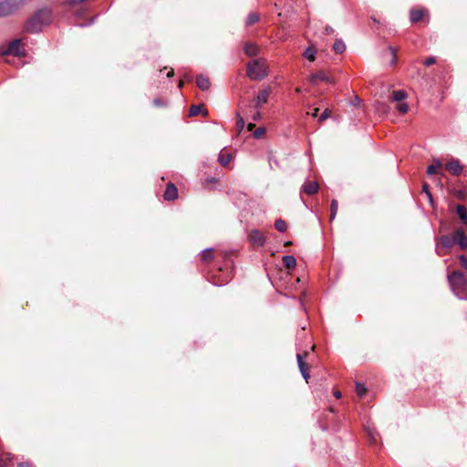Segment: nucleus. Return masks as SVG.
<instances>
[{"instance_id": "obj_49", "label": "nucleus", "mask_w": 467, "mask_h": 467, "mask_svg": "<svg viewBox=\"0 0 467 467\" xmlns=\"http://www.w3.org/2000/svg\"><path fill=\"white\" fill-rule=\"evenodd\" d=\"M359 99L358 97H355V100H354V103H358Z\"/></svg>"}, {"instance_id": "obj_17", "label": "nucleus", "mask_w": 467, "mask_h": 467, "mask_svg": "<svg viewBox=\"0 0 467 467\" xmlns=\"http://www.w3.org/2000/svg\"><path fill=\"white\" fill-rule=\"evenodd\" d=\"M423 17V11L420 9H412L410 11V19L412 23L419 22Z\"/></svg>"}, {"instance_id": "obj_29", "label": "nucleus", "mask_w": 467, "mask_h": 467, "mask_svg": "<svg viewBox=\"0 0 467 467\" xmlns=\"http://www.w3.org/2000/svg\"><path fill=\"white\" fill-rule=\"evenodd\" d=\"M202 109V105H192L190 109L189 114L190 116H197Z\"/></svg>"}, {"instance_id": "obj_5", "label": "nucleus", "mask_w": 467, "mask_h": 467, "mask_svg": "<svg viewBox=\"0 0 467 467\" xmlns=\"http://www.w3.org/2000/svg\"><path fill=\"white\" fill-rule=\"evenodd\" d=\"M25 0H0V17L8 16L18 10Z\"/></svg>"}, {"instance_id": "obj_32", "label": "nucleus", "mask_w": 467, "mask_h": 467, "mask_svg": "<svg viewBox=\"0 0 467 467\" xmlns=\"http://www.w3.org/2000/svg\"><path fill=\"white\" fill-rule=\"evenodd\" d=\"M262 119V114L259 109H255L254 112L251 115V119L253 121H258Z\"/></svg>"}, {"instance_id": "obj_9", "label": "nucleus", "mask_w": 467, "mask_h": 467, "mask_svg": "<svg viewBox=\"0 0 467 467\" xmlns=\"http://www.w3.org/2000/svg\"><path fill=\"white\" fill-rule=\"evenodd\" d=\"M251 108H252L251 105H247V106H244V107L240 106L239 110L236 111V113H235L236 119H237L236 120V128H237L238 133H241L245 126L244 119L242 115H247L248 109H250Z\"/></svg>"}, {"instance_id": "obj_41", "label": "nucleus", "mask_w": 467, "mask_h": 467, "mask_svg": "<svg viewBox=\"0 0 467 467\" xmlns=\"http://www.w3.org/2000/svg\"><path fill=\"white\" fill-rule=\"evenodd\" d=\"M255 125L253 122H249L247 125L248 130L252 131L254 129Z\"/></svg>"}, {"instance_id": "obj_47", "label": "nucleus", "mask_w": 467, "mask_h": 467, "mask_svg": "<svg viewBox=\"0 0 467 467\" xmlns=\"http://www.w3.org/2000/svg\"><path fill=\"white\" fill-rule=\"evenodd\" d=\"M183 86V82L180 81L178 87L181 88Z\"/></svg>"}, {"instance_id": "obj_45", "label": "nucleus", "mask_w": 467, "mask_h": 467, "mask_svg": "<svg viewBox=\"0 0 467 467\" xmlns=\"http://www.w3.org/2000/svg\"><path fill=\"white\" fill-rule=\"evenodd\" d=\"M173 76V69H171L168 73H167V77L168 78H171Z\"/></svg>"}, {"instance_id": "obj_3", "label": "nucleus", "mask_w": 467, "mask_h": 467, "mask_svg": "<svg viewBox=\"0 0 467 467\" xmlns=\"http://www.w3.org/2000/svg\"><path fill=\"white\" fill-rule=\"evenodd\" d=\"M448 282L452 293L460 299H467V279L462 273L453 271L448 275Z\"/></svg>"}, {"instance_id": "obj_37", "label": "nucleus", "mask_w": 467, "mask_h": 467, "mask_svg": "<svg viewBox=\"0 0 467 467\" xmlns=\"http://www.w3.org/2000/svg\"><path fill=\"white\" fill-rule=\"evenodd\" d=\"M389 51L392 55L391 64H395L397 59V50L394 47H390Z\"/></svg>"}, {"instance_id": "obj_24", "label": "nucleus", "mask_w": 467, "mask_h": 467, "mask_svg": "<svg viewBox=\"0 0 467 467\" xmlns=\"http://www.w3.org/2000/svg\"><path fill=\"white\" fill-rule=\"evenodd\" d=\"M457 214L463 221V223H467V211L463 205L457 206Z\"/></svg>"}, {"instance_id": "obj_10", "label": "nucleus", "mask_w": 467, "mask_h": 467, "mask_svg": "<svg viewBox=\"0 0 467 467\" xmlns=\"http://www.w3.org/2000/svg\"><path fill=\"white\" fill-rule=\"evenodd\" d=\"M445 169L452 175H459L462 171V166L458 160H451L445 164Z\"/></svg>"}, {"instance_id": "obj_16", "label": "nucleus", "mask_w": 467, "mask_h": 467, "mask_svg": "<svg viewBox=\"0 0 467 467\" xmlns=\"http://www.w3.org/2000/svg\"><path fill=\"white\" fill-rule=\"evenodd\" d=\"M284 265L288 268H294L296 265V260L293 255H284L282 258Z\"/></svg>"}, {"instance_id": "obj_36", "label": "nucleus", "mask_w": 467, "mask_h": 467, "mask_svg": "<svg viewBox=\"0 0 467 467\" xmlns=\"http://www.w3.org/2000/svg\"><path fill=\"white\" fill-rule=\"evenodd\" d=\"M459 261H460V264L462 265V267H463L464 269L467 270V258L464 256V255H459Z\"/></svg>"}, {"instance_id": "obj_38", "label": "nucleus", "mask_w": 467, "mask_h": 467, "mask_svg": "<svg viewBox=\"0 0 467 467\" xmlns=\"http://www.w3.org/2000/svg\"><path fill=\"white\" fill-rule=\"evenodd\" d=\"M436 62V59L434 57H430L424 61V65L429 67Z\"/></svg>"}, {"instance_id": "obj_23", "label": "nucleus", "mask_w": 467, "mask_h": 467, "mask_svg": "<svg viewBox=\"0 0 467 467\" xmlns=\"http://www.w3.org/2000/svg\"><path fill=\"white\" fill-rule=\"evenodd\" d=\"M317 79H320V80L327 81V82L329 81L328 77L325 73H323V72H318V73L311 75L310 81L312 83H315V81Z\"/></svg>"}, {"instance_id": "obj_14", "label": "nucleus", "mask_w": 467, "mask_h": 467, "mask_svg": "<svg viewBox=\"0 0 467 467\" xmlns=\"http://www.w3.org/2000/svg\"><path fill=\"white\" fill-rule=\"evenodd\" d=\"M196 84L198 88L202 91L208 90L211 86L209 78L203 75L197 77Z\"/></svg>"}, {"instance_id": "obj_34", "label": "nucleus", "mask_w": 467, "mask_h": 467, "mask_svg": "<svg viewBox=\"0 0 467 467\" xmlns=\"http://www.w3.org/2000/svg\"><path fill=\"white\" fill-rule=\"evenodd\" d=\"M397 110L400 113H406L409 110V106L407 103H400L397 106Z\"/></svg>"}, {"instance_id": "obj_6", "label": "nucleus", "mask_w": 467, "mask_h": 467, "mask_svg": "<svg viewBox=\"0 0 467 467\" xmlns=\"http://www.w3.org/2000/svg\"><path fill=\"white\" fill-rule=\"evenodd\" d=\"M5 55H15L16 57H24L25 48L20 39H15L11 41L7 47L6 51L4 52Z\"/></svg>"}, {"instance_id": "obj_13", "label": "nucleus", "mask_w": 467, "mask_h": 467, "mask_svg": "<svg viewBox=\"0 0 467 467\" xmlns=\"http://www.w3.org/2000/svg\"><path fill=\"white\" fill-rule=\"evenodd\" d=\"M258 51H259V48H258V46L254 43H252V42H246L244 43V52L248 56V57H256L257 54H258Z\"/></svg>"}, {"instance_id": "obj_33", "label": "nucleus", "mask_w": 467, "mask_h": 467, "mask_svg": "<svg viewBox=\"0 0 467 467\" xmlns=\"http://www.w3.org/2000/svg\"><path fill=\"white\" fill-rule=\"evenodd\" d=\"M422 190L425 192V194L427 195L430 202L432 203L433 202V198H432V195H431V192L429 191L428 184L424 183L423 186H422Z\"/></svg>"}, {"instance_id": "obj_39", "label": "nucleus", "mask_w": 467, "mask_h": 467, "mask_svg": "<svg viewBox=\"0 0 467 467\" xmlns=\"http://www.w3.org/2000/svg\"><path fill=\"white\" fill-rule=\"evenodd\" d=\"M296 360H297L298 367L306 364V362H304L303 356L301 354L296 355Z\"/></svg>"}, {"instance_id": "obj_4", "label": "nucleus", "mask_w": 467, "mask_h": 467, "mask_svg": "<svg viewBox=\"0 0 467 467\" xmlns=\"http://www.w3.org/2000/svg\"><path fill=\"white\" fill-rule=\"evenodd\" d=\"M269 74V67L265 58L250 61L246 66V76L251 80H262Z\"/></svg>"}, {"instance_id": "obj_8", "label": "nucleus", "mask_w": 467, "mask_h": 467, "mask_svg": "<svg viewBox=\"0 0 467 467\" xmlns=\"http://www.w3.org/2000/svg\"><path fill=\"white\" fill-rule=\"evenodd\" d=\"M249 242L255 246H263L266 242V237L258 230L254 229L248 234Z\"/></svg>"}, {"instance_id": "obj_18", "label": "nucleus", "mask_w": 467, "mask_h": 467, "mask_svg": "<svg viewBox=\"0 0 467 467\" xmlns=\"http://www.w3.org/2000/svg\"><path fill=\"white\" fill-rule=\"evenodd\" d=\"M316 48L314 47H308L306 48L303 56L308 59L309 61H314L316 59Z\"/></svg>"}, {"instance_id": "obj_51", "label": "nucleus", "mask_w": 467, "mask_h": 467, "mask_svg": "<svg viewBox=\"0 0 467 467\" xmlns=\"http://www.w3.org/2000/svg\"><path fill=\"white\" fill-rule=\"evenodd\" d=\"M289 244H291V242H286L285 243V245H289Z\"/></svg>"}, {"instance_id": "obj_28", "label": "nucleus", "mask_w": 467, "mask_h": 467, "mask_svg": "<svg viewBox=\"0 0 467 467\" xmlns=\"http://www.w3.org/2000/svg\"><path fill=\"white\" fill-rule=\"evenodd\" d=\"M299 370L303 376V378L307 380L309 378H310V374H309V368H308V366L307 364H305V365H302V366H299Z\"/></svg>"}, {"instance_id": "obj_46", "label": "nucleus", "mask_w": 467, "mask_h": 467, "mask_svg": "<svg viewBox=\"0 0 467 467\" xmlns=\"http://www.w3.org/2000/svg\"><path fill=\"white\" fill-rule=\"evenodd\" d=\"M335 396H336L337 398H340V397H341V394H340V392H338V391H337V392H336V393H335Z\"/></svg>"}, {"instance_id": "obj_2", "label": "nucleus", "mask_w": 467, "mask_h": 467, "mask_svg": "<svg viewBox=\"0 0 467 467\" xmlns=\"http://www.w3.org/2000/svg\"><path fill=\"white\" fill-rule=\"evenodd\" d=\"M51 21V12L48 9H41L37 11L25 26V30L28 33H37L48 25Z\"/></svg>"}, {"instance_id": "obj_40", "label": "nucleus", "mask_w": 467, "mask_h": 467, "mask_svg": "<svg viewBox=\"0 0 467 467\" xmlns=\"http://www.w3.org/2000/svg\"><path fill=\"white\" fill-rule=\"evenodd\" d=\"M333 33H334V29L331 26H327L326 28H325V34L330 35V34H333Z\"/></svg>"}, {"instance_id": "obj_12", "label": "nucleus", "mask_w": 467, "mask_h": 467, "mask_svg": "<svg viewBox=\"0 0 467 467\" xmlns=\"http://www.w3.org/2000/svg\"><path fill=\"white\" fill-rule=\"evenodd\" d=\"M318 184L316 182H306L302 187V191L307 195H313L318 191Z\"/></svg>"}, {"instance_id": "obj_22", "label": "nucleus", "mask_w": 467, "mask_h": 467, "mask_svg": "<svg viewBox=\"0 0 467 467\" xmlns=\"http://www.w3.org/2000/svg\"><path fill=\"white\" fill-rule=\"evenodd\" d=\"M441 167V163L437 161H435L434 163L429 165L427 167V174L428 175H433L437 172L438 169H440Z\"/></svg>"}, {"instance_id": "obj_7", "label": "nucleus", "mask_w": 467, "mask_h": 467, "mask_svg": "<svg viewBox=\"0 0 467 467\" xmlns=\"http://www.w3.org/2000/svg\"><path fill=\"white\" fill-rule=\"evenodd\" d=\"M271 93H272V88L270 87H266V88L261 89L258 92L257 96L254 99V107L255 109H260L263 105L267 103Z\"/></svg>"}, {"instance_id": "obj_48", "label": "nucleus", "mask_w": 467, "mask_h": 467, "mask_svg": "<svg viewBox=\"0 0 467 467\" xmlns=\"http://www.w3.org/2000/svg\"><path fill=\"white\" fill-rule=\"evenodd\" d=\"M359 99L358 97H355V100H354V103H358Z\"/></svg>"}, {"instance_id": "obj_21", "label": "nucleus", "mask_w": 467, "mask_h": 467, "mask_svg": "<svg viewBox=\"0 0 467 467\" xmlns=\"http://www.w3.org/2000/svg\"><path fill=\"white\" fill-rule=\"evenodd\" d=\"M407 98V93L404 90H395L392 93V99L394 101H402Z\"/></svg>"}, {"instance_id": "obj_44", "label": "nucleus", "mask_w": 467, "mask_h": 467, "mask_svg": "<svg viewBox=\"0 0 467 467\" xmlns=\"http://www.w3.org/2000/svg\"><path fill=\"white\" fill-rule=\"evenodd\" d=\"M18 467H31L29 463H20Z\"/></svg>"}, {"instance_id": "obj_11", "label": "nucleus", "mask_w": 467, "mask_h": 467, "mask_svg": "<svg viewBox=\"0 0 467 467\" xmlns=\"http://www.w3.org/2000/svg\"><path fill=\"white\" fill-rule=\"evenodd\" d=\"M178 196V191L174 184L169 183L163 194V198L166 201H173Z\"/></svg>"}, {"instance_id": "obj_35", "label": "nucleus", "mask_w": 467, "mask_h": 467, "mask_svg": "<svg viewBox=\"0 0 467 467\" xmlns=\"http://www.w3.org/2000/svg\"><path fill=\"white\" fill-rule=\"evenodd\" d=\"M329 115H330V111H329V109H326L322 112V114L319 116L318 120H319V121H323V120L327 119L329 117Z\"/></svg>"}, {"instance_id": "obj_25", "label": "nucleus", "mask_w": 467, "mask_h": 467, "mask_svg": "<svg viewBox=\"0 0 467 467\" xmlns=\"http://www.w3.org/2000/svg\"><path fill=\"white\" fill-rule=\"evenodd\" d=\"M356 391L359 398H363L366 394L367 389L363 383L356 382Z\"/></svg>"}, {"instance_id": "obj_26", "label": "nucleus", "mask_w": 467, "mask_h": 467, "mask_svg": "<svg viewBox=\"0 0 467 467\" xmlns=\"http://www.w3.org/2000/svg\"><path fill=\"white\" fill-rule=\"evenodd\" d=\"M275 227L278 232L284 233L286 230V223L284 220L278 219L275 223Z\"/></svg>"}, {"instance_id": "obj_31", "label": "nucleus", "mask_w": 467, "mask_h": 467, "mask_svg": "<svg viewBox=\"0 0 467 467\" xmlns=\"http://www.w3.org/2000/svg\"><path fill=\"white\" fill-rule=\"evenodd\" d=\"M265 133V129L263 127H259L254 131V137L255 139H260Z\"/></svg>"}, {"instance_id": "obj_20", "label": "nucleus", "mask_w": 467, "mask_h": 467, "mask_svg": "<svg viewBox=\"0 0 467 467\" xmlns=\"http://www.w3.org/2000/svg\"><path fill=\"white\" fill-rule=\"evenodd\" d=\"M259 21V15L256 13H250L246 18L245 25L250 26Z\"/></svg>"}, {"instance_id": "obj_19", "label": "nucleus", "mask_w": 467, "mask_h": 467, "mask_svg": "<svg viewBox=\"0 0 467 467\" xmlns=\"http://www.w3.org/2000/svg\"><path fill=\"white\" fill-rule=\"evenodd\" d=\"M333 49L337 54L343 53L346 49L345 43L341 39L336 40L333 45Z\"/></svg>"}, {"instance_id": "obj_15", "label": "nucleus", "mask_w": 467, "mask_h": 467, "mask_svg": "<svg viewBox=\"0 0 467 467\" xmlns=\"http://www.w3.org/2000/svg\"><path fill=\"white\" fill-rule=\"evenodd\" d=\"M232 159V154L225 150H222L218 156V161L223 167H226L231 162Z\"/></svg>"}, {"instance_id": "obj_27", "label": "nucleus", "mask_w": 467, "mask_h": 467, "mask_svg": "<svg viewBox=\"0 0 467 467\" xmlns=\"http://www.w3.org/2000/svg\"><path fill=\"white\" fill-rule=\"evenodd\" d=\"M337 212V200H332L330 206V221H333L336 218Z\"/></svg>"}, {"instance_id": "obj_1", "label": "nucleus", "mask_w": 467, "mask_h": 467, "mask_svg": "<svg viewBox=\"0 0 467 467\" xmlns=\"http://www.w3.org/2000/svg\"><path fill=\"white\" fill-rule=\"evenodd\" d=\"M456 244L462 250L467 248V236L462 228L456 229L451 235L441 236L440 241L436 244V253L441 256L446 254L443 250L450 249Z\"/></svg>"}, {"instance_id": "obj_50", "label": "nucleus", "mask_w": 467, "mask_h": 467, "mask_svg": "<svg viewBox=\"0 0 467 467\" xmlns=\"http://www.w3.org/2000/svg\"><path fill=\"white\" fill-rule=\"evenodd\" d=\"M296 93H300V92H301V89H300L299 88H296Z\"/></svg>"}, {"instance_id": "obj_43", "label": "nucleus", "mask_w": 467, "mask_h": 467, "mask_svg": "<svg viewBox=\"0 0 467 467\" xmlns=\"http://www.w3.org/2000/svg\"><path fill=\"white\" fill-rule=\"evenodd\" d=\"M318 109H315L314 111L312 112V116L313 117H317V113H318Z\"/></svg>"}, {"instance_id": "obj_42", "label": "nucleus", "mask_w": 467, "mask_h": 467, "mask_svg": "<svg viewBox=\"0 0 467 467\" xmlns=\"http://www.w3.org/2000/svg\"><path fill=\"white\" fill-rule=\"evenodd\" d=\"M153 104H154L155 106H161V100H160L159 99H155L153 100Z\"/></svg>"}, {"instance_id": "obj_30", "label": "nucleus", "mask_w": 467, "mask_h": 467, "mask_svg": "<svg viewBox=\"0 0 467 467\" xmlns=\"http://www.w3.org/2000/svg\"><path fill=\"white\" fill-rule=\"evenodd\" d=\"M211 254H212V249L211 248L205 249L202 252L201 259L202 261H208L211 258Z\"/></svg>"}]
</instances>
